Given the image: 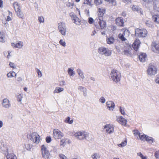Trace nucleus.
<instances>
[{"label": "nucleus", "mask_w": 159, "mask_h": 159, "mask_svg": "<svg viewBox=\"0 0 159 159\" xmlns=\"http://www.w3.org/2000/svg\"><path fill=\"white\" fill-rule=\"evenodd\" d=\"M74 135L77 139L79 140L85 139L87 140L90 139L89 134L84 131H79L75 133Z\"/></svg>", "instance_id": "nucleus-1"}, {"label": "nucleus", "mask_w": 159, "mask_h": 159, "mask_svg": "<svg viewBox=\"0 0 159 159\" xmlns=\"http://www.w3.org/2000/svg\"><path fill=\"white\" fill-rule=\"evenodd\" d=\"M95 21L94 25L97 29H103L106 27V22L102 17L97 18Z\"/></svg>", "instance_id": "nucleus-2"}, {"label": "nucleus", "mask_w": 159, "mask_h": 159, "mask_svg": "<svg viewBox=\"0 0 159 159\" xmlns=\"http://www.w3.org/2000/svg\"><path fill=\"white\" fill-rule=\"evenodd\" d=\"M110 77L114 82L117 83L120 80V73L118 70H112L110 73Z\"/></svg>", "instance_id": "nucleus-3"}, {"label": "nucleus", "mask_w": 159, "mask_h": 159, "mask_svg": "<svg viewBox=\"0 0 159 159\" xmlns=\"http://www.w3.org/2000/svg\"><path fill=\"white\" fill-rule=\"evenodd\" d=\"M98 52L101 55H104L106 56H110L111 54L112 51L108 48L104 47H101L98 49Z\"/></svg>", "instance_id": "nucleus-4"}, {"label": "nucleus", "mask_w": 159, "mask_h": 159, "mask_svg": "<svg viewBox=\"0 0 159 159\" xmlns=\"http://www.w3.org/2000/svg\"><path fill=\"white\" fill-rule=\"evenodd\" d=\"M27 138L36 144H38L39 142L40 136L36 132H33L28 135Z\"/></svg>", "instance_id": "nucleus-5"}, {"label": "nucleus", "mask_w": 159, "mask_h": 159, "mask_svg": "<svg viewBox=\"0 0 159 159\" xmlns=\"http://www.w3.org/2000/svg\"><path fill=\"white\" fill-rule=\"evenodd\" d=\"M58 29L60 33L62 35L65 36L67 28L65 22H60L58 24Z\"/></svg>", "instance_id": "nucleus-6"}, {"label": "nucleus", "mask_w": 159, "mask_h": 159, "mask_svg": "<svg viewBox=\"0 0 159 159\" xmlns=\"http://www.w3.org/2000/svg\"><path fill=\"white\" fill-rule=\"evenodd\" d=\"M135 35L140 37H145L147 34L148 32L145 29L137 28L135 30Z\"/></svg>", "instance_id": "nucleus-7"}, {"label": "nucleus", "mask_w": 159, "mask_h": 159, "mask_svg": "<svg viewBox=\"0 0 159 159\" xmlns=\"http://www.w3.org/2000/svg\"><path fill=\"white\" fill-rule=\"evenodd\" d=\"M121 32L122 33H120L119 34L118 37L122 41H125L126 40V38L129 36V32L125 28L122 29Z\"/></svg>", "instance_id": "nucleus-8"}, {"label": "nucleus", "mask_w": 159, "mask_h": 159, "mask_svg": "<svg viewBox=\"0 0 159 159\" xmlns=\"http://www.w3.org/2000/svg\"><path fill=\"white\" fill-rule=\"evenodd\" d=\"M41 151L43 157L45 159H48L50 156L49 150L44 145H42L41 147Z\"/></svg>", "instance_id": "nucleus-9"}, {"label": "nucleus", "mask_w": 159, "mask_h": 159, "mask_svg": "<svg viewBox=\"0 0 159 159\" xmlns=\"http://www.w3.org/2000/svg\"><path fill=\"white\" fill-rule=\"evenodd\" d=\"M121 50L124 54L127 56L131 55L132 48L129 44H126L124 47L122 48Z\"/></svg>", "instance_id": "nucleus-10"}, {"label": "nucleus", "mask_w": 159, "mask_h": 159, "mask_svg": "<svg viewBox=\"0 0 159 159\" xmlns=\"http://www.w3.org/2000/svg\"><path fill=\"white\" fill-rule=\"evenodd\" d=\"M53 132V137L56 139H61L63 136V133L57 129H54Z\"/></svg>", "instance_id": "nucleus-11"}, {"label": "nucleus", "mask_w": 159, "mask_h": 159, "mask_svg": "<svg viewBox=\"0 0 159 159\" xmlns=\"http://www.w3.org/2000/svg\"><path fill=\"white\" fill-rule=\"evenodd\" d=\"M104 129L106 133L111 134L114 132V127L113 125L110 124H106L104 126Z\"/></svg>", "instance_id": "nucleus-12"}, {"label": "nucleus", "mask_w": 159, "mask_h": 159, "mask_svg": "<svg viewBox=\"0 0 159 159\" xmlns=\"http://www.w3.org/2000/svg\"><path fill=\"white\" fill-rule=\"evenodd\" d=\"M151 45L152 49L153 52L159 53V43L153 42L152 43Z\"/></svg>", "instance_id": "nucleus-13"}, {"label": "nucleus", "mask_w": 159, "mask_h": 159, "mask_svg": "<svg viewBox=\"0 0 159 159\" xmlns=\"http://www.w3.org/2000/svg\"><path fill=\"white\" fill-rule=\"evenodd\" d=\"M106 106L107 108L111 111H113L115 108V105L114 103L112 101H108L106 102Z\"/></svg>", "instance_id": "nucleus-14"}, {"label": "nucleus", "mask_w": 159, "mask_h": 159, "mask_svg": "<svg viewBox=\"0 0 159 159\" xmlns=\"http://www.w3.org/2000/svg\"><path fill=\"white\" fill-rule=\"evenodd\" d=\"M117 121L120 124L125 126L126 124L127 120L122 116H119L116 117Z\"/></svg>", "instance_id": "nucleus-15"}, {"label": "nucleus", "mask_w": 159, "mask_h": 159, "mask_svg": "<svg viewBox=\"0 0 159 159\" xmlns=\"http://www.w3.org/2000/svg\"><path fill=\"white\" fill-rule=\"evenodd\" d=\"M70 16L74 23L75 24L80 25L81 24V20L76 15L71 13Z\"/></svg>", "instance_id": "nucleus-16"}, {"label": "nucleus", "mask_w": 159, "mask_h": 159, "mask_svg": "<svg viewBox=\"0 0 159 159\" xmlns=\"http://www.w3.org/2000/svg\"><path fill=\"white\" fill-rule=\"evenodd\" d=\"M11 46L13 48H18V49L22 48L23 46V43L21 41H18L16 43H11Z\"/></svg>", "instance_id": "nucleus-17"}, {"label": "nucleus", "mask_w": 159, "mask_h": 159, "mask_svg": "<svg viewBox=\"0 0 159 159\" xmlns=\"http://www.w3.org/2000/svg\"><path fill=\"white\" fill-rule=\"evenodd\" d=\"M2 105L3 107L6 108H9L11 106L10 102L7 98H4L3 99Z\"/></svg>", "instance_id": "nucleus-18"}, {"label": "nucleus", "mask_w": 159, "mask_h": 159, "mask_svg": "<svg viewBox=\"0 0 159 159\" xmlns=\"http://www.w3.org/2000/svg\"><path fill=\"white\" fill-rule=\"evenodd\" d=\"M140 42L139 39H136L133 44V47L135 51H137L140 46Z\"/></svg>", "instance_id": "nucleus-19"}, {"label": "nucleus", "mask_w": 159, "mask_h": 159, "mask_svg": "<svg viewBox=\"0 0 159 159\" xmlns=\"http://www.w3.org/2000/svg\"><path fill=\"white\" fill-rule=\"evenodd\" d=\"M78 89L80 91L83 92L84 96L86 97L87 96V89L82 86H79L78 87Z\"/></svg>", "instance_id": "nucleus-20"}, {"label": "nucleus", "mask_w": 159, "mask_h": 159, "mask_svg": "<svg viewBox=\"0 0 159 159\" xmlns=\"http://www.w3.org/2000/svg\"><path fill=\"white\" fill-rule=\"evenodd\" d=\"M116 24L119 26H122L124 24V20L123 18L119 17L115 20Z\"/></svg>", "instance_id": "nucleus-21"}, {"label": "nucleus", "mask_w": 159, "mask_h": 159, "mask_svg": "<svg viewBox=\"0 0 159 159\" xmlns=\"http://www.w3.org/2000/svg\"><path fill=\"white\" fill-rule=\"evenodd\" d=\"M147 56L145 53H141L139 56V59L141 62H144L145 61Z\"/></svg>", "instance_id": "nucleus-22"}, {"label": "nucleus", "mask_w": 159, "mask_h": 159, "mask_svg": "<svg viewBox=\"0 0 159 159\" xmlns=\"http://www.w3.org/2000/svg\"><path fill=\"white\" fill-rule=\"evenodd\" d=\"M106 40L107 43L109 44H113L115 42V39L112 37H107Z\"/></svg>", "instance_id": "nucleus-23"}, {"label": "nucleus", "mask_w": 159, "mask_h": 159, "mask_svg": "<svg viewBox=\"0 0 159 159\" xmlns=\"http://www.w3.org/2000/svg\"><path fill=\"white\" fill-rule=\"evenodd\" d=\"M98 12L99 16L100 17H102L105 13V9L102 7L99 8L98 9Z\"/></svg>", "instance_id": "nucleus-24"}, {"label": "nucleus", "mask_w": 159, "mask_h": 159, "mask_svg": "<svg viewBox=\"0 0 159 159\" xmlns=\"http://www.w3.org/2000/svg\"><path fill=\"white\" fill-rule=\"evenodd\" d=\"M154 21L157 24H159V15H155L152 16Z\"/></svg>", "instance_id": "nucleus-25"}, {"label": "nucleus", "mask_w": 159, "mask_h": 159, "mask_svg": "<svg viewBox=\"0 0 159 159\" xmlns=\"http://www.w3.org/2000/svg\"><path fill=\"white\" fill-rule=\"evenodd\" d=\"M157 73V70H147V74L150 76L154 75Z\"/></svg>", "instance_id": "nucleus-26"}, {"label": "nucleus", "mask_w": 159, "mask_h": 159, "mask_svg": "<svg viewBox=\"0 0 159 159\" xmlns=\"http://www.w3.org/2000/svg\"><path fill=\"white\" fill-rule=\"evenodd\" d=\"M131 8L134 11H140L141 10V8L136 5H132L131 6Z\"/></svg>", "instance_id": "nucleus-27"}, {"label": "nucleus", "mask_w": 159, "mask_h": 159, "mask_svg": "<svg viewBox=\"0 0 159 159\" xmlns=\"http://www.w3.org/2000/svg\"><path fill=\"white\" fill-rule=\"evenodd\" d=\"M13 5L16 11H17L20 10V5L17 2H14Z\"/></svg>", "instance_id": "nucleus-28"}, {"label": "nucleus", "mask_w": 159, "mask_h": 159, "mask_svg": "<svg viewBox=\"0 0 159 159\" xmlns=\"http://www.w3.org/2000/svg\"><path fill=\"white\" fill-rule=\"evenodd\" d=\"M16 73L14 72L13 71L11 70L10 71L9 73L7 74V76L8 78H11L12 77H16Z\"/></svg>", "instance_id": "nucleus-29"}, {"label": "nucleus", "mask_w": 159, "mask_h": 159, "mask_svg": "<svg viewBox=\"0 0 159 159\" xmlns=\"http://www.w3.org/2000/svg\"><path fill=\"white\" fill-rule=\"evenodd\" d=\"M64 90V89L60 87H57L54 91V93H59L63 91Z\"/></svg>", "instance_id": "nucleus-30"}, {"label": "nucleus", "mask_w": 159, "mask_h": 159, "mask_svg": "<svg viewBox=\"0 0 159 159\" xmlns=\"http://www.w3.org/2000/svg\"><path fill=\"white\" fill-rule=\"evenodd\" d=\"M91 157L93 159H100L101 155L99 153H96L92 155Z\"/></svg>", "instance_id": "nucleus-31"}, {"label": "nucleus", "mask_w": 159, "mask_h": 159, "mask_svg": "<svg viewBox=\"0 0 159 159\" xmlns=\"http://www.w3.org/2000/svg\"><path fill=\"white\" fill-rule=\"evenodd\" d=\"M74 4L73 2L71 0H69L66 3V6L67 7L72 8Z\"/></svg>", "instance_id": "nucleus-32"}, {"label": "nucleus", "mask_w": 159, "mask_h": 159, "mask_svg": "<svg viewBox=\"0 0 159 159\" xmlns=\"http://www.w3.org/2000/svg\"><path fill=\"white\" fill-rule=\"evenodd\" d=\"M4 53L5 56L8 59L10 58L12 55L11 51H5Z\"/></svg>", "instance_id": "nucleus-33"}, {"label": "nucleus", "mask_w": 159, "mask_h": 159, "mask_svg": "<svg viewBox=\"0 0 159 159\" xmlns=\"http://www.w3.org/2000/svg\"><path fill=\"white\" fill-rule=\"evenodd\" d=\"M156 69H157L156 66L154 63H152L149 64L148 70H156Z\"/></svg>", "instance_id": "nucleus-34"}, {"label": "nucleus", "mask_w": 159, "mask_h": 159, "mask_svg": "<svg viewBox=\"0 0 159 159\" xmlns=\"http://www.w3.org/2000/svg\"><path fill=\"white\" fill-rule=\"evenodd\" d=\"M154 139L151 137L147 136L146 137L145 141H147L149 143H152L154 142Z\"/></svg>", "instance_id": "nucleus-35"}, {"label": "nucleus", "mask_w": 159, "mask_h": 159, "mask_svg": "<svg viewBox=\"0 0 159 159\" xmlns=\"http://www.w3.org/2000/svg\"><path fill=\"white\" fill-rule=\"evenodd\" d=\"M7 159H16V156L12 154H8L7 156Z\"/></svg>", "instance_id": "nucleus-36"}, {"label": "nucleus", "mask_w": 159, "mask_h": 159, "mask_svg": "<svg viewBox=\"0 0 159 159\" xmlns=\"http://www.w3.org/2000/svg\"><path fill=\"white\" fill-rule=\"evenodd\" d=\"M18 16L20 18H22L24 17V14L21 11V10L17 11H16Z\"/></svg>", "instance_id": "nucleus-37"}, {"label": "nucleus", "mask_w": 159, "mask_h": 159, "mask_svg": "<svg viewBox=\"0 0 159 159\" xmlns=\"http://www.w3.org/2000/svg\"><path fill=\"white\" fill-rule=\"evenodd\" d=\"M65 121L66 123L71 124L73 123V120H70V117H68L65 119Z\"/></svg>", "instance_id": "nucleus-38"}, {"label": "nucleus", "mask_w": 159, "mask_h": 159, "mask_svg": "<svg viewBox=\"0 0 159 159\" xmlns=\"http://www.w3.org/2000/svg\"><path fill=\"white\" fill-rule=\"evenodd\" d=\"M146 135L143 133H141L140 136H139V139L142 141H145L146 137L147 136Z\"/></svg>", "instance_id": "nucleus-39"}, {"label": "nucleus", "mask_w": 159, "mask_h": 159, "mask_svg": "<svg viewBox=\"0 0 159 159\" xmlns=\"http://www.w3.org/2000/svg\"><path fill=\"white\" fill-rule=\"evenodd\" d=\"M38 20L40 23H43L44 22V19L42 16H39L38 17Z\"/></svg>", "instance_id": "nucleus-40"}, {"label": "nucleus", "mask_w": 159, "mask_h": 159, "mask_svg": "<svg viewBox=\"0 0 159 159\" xmlns=\"http://www.w3.org/2000/svg\"><path fill=\"white\" fill-rule=\"evenodd\" d=\"M25 147L27 150H30L32 148V145L31 144L27 143L25 144Z\"/></svg>", "instance_id": "nucleus-41"}, {"label": "nucleus", "mask_w": 159, "mask_h": 159, "mask_svg": "<svg viewBox=\"0 0 159 159\" xmlns=\"http://www.w3.org/2000/svg\"><path fill=\"white\" fill-rule=\"evenodd\" d=\"M5 41V36L3 34L0 33V42H4Z\"/></svg>", "instance_id": "nucleus-42"}, {"label": "nucleus", "mask_w": 159, "mask_h": 159, "mask_svg": "<svg viewBox=\"0 0 159 159\" xmlns=\"http://www.w3.org/2000/svg\"><path fill=\"white\" fill-rule=\"evenodd\" d=\"M59 44L60 45L63 47H65L66 46V43L65 41L63 39H61L59 42Z\"/></svg>", "instance_id": "nucleus-43"}, {"label": "nucleus", "mask_w": 159, "mask_h": 159, "mask_svg": "<svg viewBox=\"0 0 159 159\" xmlns=\"http://www.w3.org/2000/svg\"><path fill=\"white\" fill-rule=\"evenodd\" d=\"M108 2L109 3H111L112 5L115 6L116 5V2L115 0H105Z\"/></svg>", "instance_id": "nucleus-44"}, {"label": "nucleus", "mask_w": 159, "mask_h": 159, "mask_svg": "<svg viewBox=\"0 0 159 159\" xmlns=\"http://www.w3.org/2000/svg\"><path fill=\"white\" fill-rule=\"evenodd\" d=\"M16 98L17 101L19 102H21L23 98V95L21 94H19L17 95Z\"/></svg>", "instance_id": "nucleus-45"}, {"label": "nucleus", "mask_w": 159, "mask_h": 159, "mask_svg": "<svg viewBox=\"0 0 159 159\" xmlns=\"http://www.w3.org/2000/svg\"><path fill=\"white\" fill-rule=\"evenodd\" d=\"M137 155L140 157L141 159H147V157L146 156H143L140 152L138 153Z\"/></svg>", "instance_id": "nucleus-46"}, {"label": "nucleus", "mask_w": 159, "mask_h": 159, "mask_svg": "<svg viewBox=\"0 0 159 159\" xmlns=\"http://www.w3.org/2000/svg\"><path fill=\"white\" fill-rule=\"evenodd\" d=\"M119 111L121 114L123 115H125V113L123 107L120 106L119 107Z\"/></svg>", "instance_id": "nucleus-47"}, {"label": "nucleus", "mask_w": 159, "mask_h": 159, "mask_svg": "<svg viewBox=\"0 0 159 159\" xmlns=\"http://www.w3.org/2000/svg\"><path fill=\"white\" fill-rule=\"evenodd\" d=\"M92 0H85L84 3L90 6H92V4H91Z\"/></svg>", "instance_id": "nucleus-48"}, {"label": "nucleus", "mask_w": 159, "mask_h": 159, "mask_svg": "<svg viewBox=\"0 0 159 159\" xmlns=\"http://www.w3.org/2000/svg\"><path fill=\"white\" fill-rule=\"evenodd\" d=\"M127 144V140H125L124 142H122L119 145L120 147H122L125 146Z\"/></svg>", "instance_id": "nucleus-49"}, {"label": "nucleus", "mask_w": 159, "mask_h": 159, "mask_svg": "<svg viewBox=\"0 0 159 159\" xmlns=\"http://www.w3.org/2000/svg\"><path fill=\"white\" fill-rule=\"evenodd\" d=\"M9 65L13 69H16V66L14 63L10 62L9 63Z\"/></svg>", "instance_id": "nucleus-50"}, {"label": "nucleus", "mask_w": 159, "mask_h": 159, "mask_svg": "<svg viewBox=\"0 0 159 159\" xmlns=\"http://www.w3.org/2000/svg\"><path fill=\"white\" fill-rule=\"evenodd\" d=\"M65 140V139H62L60 141V145L61 146L64 147L66 144Z\"/></svg>", "instance_id": "nucleus-51"}, {"label": "nucleus", "mask_w": 159, "mask_h": 159, "mask_svg": "<svg viewBox=\"0 0 159 159\" xmlns=\"http://www.w3.org/2000/svg\"><path fill=\"white\" fill-rule=\"evenodd\" d=\"M99 101L101 103L103 104L106 102L105 98L103 97H101L99 99Z\"/></svg>", "instance_id": "nucleus-52"}, {"label": "nucleus", "mask_w": 159, "mask_h": 159, "mask_svg": "<svg viewBox=\"0 0 159 159\" xmlns=\"http://www.w3.org/2000/svg\"><path fill=\"white\" fill-rule=\"evenodd\" d=\"M94 22V20L92 18L90 17L88 18V22L89 24H93Z\"/></svg>", "instance_id": "nucleus-53"}, {"label": "nucleus", "mask_w": 159, "mask_h": 159, "mask_svg": "<svg viewBox=\"0 0 159 159\" xmlns=\"http://www.w3.org/2000/svg\"><path fill=\"white\" fill-rule=\"evenodd\" d=\"M154 156L156 159H159V151H156L155 152Z\"/></svg>", "instance_id": "nucleus-54"}, {"label": "nucleus", "mask_w": 159, "mask_h": 159, "mask_svg": "<svg viewBox=\"0 0 159 159\" xmlns=\"http://www.w3.org/2000/svg\"><path fill=\"white\" fill-rule=\"evenodd\" d=\"M9 15L7 17V18L6 19V20L7 21H9L11 20V18L10 17L12 15V13L9 12Z\"/></svg>", "instance_id": "nucleus-55"}, {"label": "nucleus", "mask_w": 159, "mask_h": 159, "mask_svg": "<svg viewBox=\"0 0 159 159\" xmlns=\"http://www.w3.org/2000/svg\"><path fill=\"white\" fill-rule=\"evenodd\" d=\"M59 157L60 159H68L67 157L62 154H60Z\"/></svg>", "instance_id": "nucleus-56"}, {"label": "nucleus", "mask_w": 159, "mask_h": 159, "mask_svg": "<svg viewBox=\"0 0 159 159\" xmlns=\"http://www.w3.org/2000/svg\"><path fill=\"white\" fill-rule=\"evenodd\" d=\"M46 141L47 143H49L52 141V138L50 136H48L46 138Z\"/></svg>", "instance_id": "nucleus-57"}, {"label": "nucleus", "mask_w": 159, "mask_h": 159, "mask_svg": "<svg viewBox=\"0 0 159 159\" xmlns=\"http://www.w3.org/2000/svg\"><path fill=\"white\" fill-rule=\"evenodd\" d=\"M68 73L70 75L73 76L75 75V73L73 70H68Z\"/></svg>", "instance_id": "nucleus-58"}, {"label": "nucleus", "mask_w": 159, "mask_h": 159, "mask_svg": "<svg viewBox=\"0 0 159 159\" xmlns=\"http://www.w3.org/2000/svg\"><path fill=\"white\" fill-rule=\"evenodd\" d=\"M78 73L79 75L82 78L84 79V76L83 75V72L81 70H78Z\"/></svg>", "instance_id": "nucleus-59"}, {"label": "nucleus", "mask_w": 159, "mask_h": 159, "mask_svg": "<svg viewBox=\"0 0 159 159\" xmlns=\"http://www.w3.org/2000/svg\"><path fill=\"white\" fill-rule=\"evenodd\" d=\"M94 3L96 5H98L101 4L102 2L101 0H95Z\"/></svg>", "instance_id": "nucleus-60"}, {"label": "nucleus", "mask_w": 159, "mask_h": 159, "mask_svg": "<svg viewBox=\"0 0 159 159\" xmlns=\"http://www.w3.org/2000/svg\"><path fill=\"white\" fill-rule=\"evenodd\" d=\"M66 84V82L65 81L62 80L60 81L59 85L60 86H62Z\"/></svg>", "instance_id": "nucleus-61"}, {"label": "nucleus", "mask_w": 159, "mask_h": 159, "mask_svg": "<svg viewBox=\"0 0 159 159\" xmlns=\"http://www.w3.org/2000/svg\"><path fill=\"white\" fill-rule=\"evenodd\" d=\"M154 81L157 84H159V76H156L154 79Z\"/></svg>", "instance_id": "nucleus-62"}, {"label": "nucleus", "mask_w": 159, "mask_h": 159, "mask_svg": "<svg viewBox=\"0 0 159 159\" xmlns=\"http://www.w3.org/2000/svg\"><path fill=\"white\" fill-rule=\"evenodd\" d=\"M37 73L38 74V76L39 77H41L42 76V73L40 70H37Z\"/></svg>", "instance_id": "nucleus-63"}, {"label": "nucleus", "mask_w": 159, "mask_h": 159, "mask_svg": "<svg viewBox=\"0 0 159 159\" xmlns=\"http://www.w3.org/2000/svg\"><path fill=\"white\" fill-rule=\"evenodd\" d=\"M134 134L136 135H138L139 137L140 136L141 133H140L138 130H136L134 131Z\"/></svg>", "instance_id": "nucleus-64"}]
</instances>
